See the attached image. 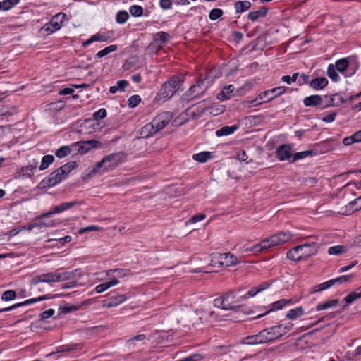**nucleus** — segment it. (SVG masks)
I'll list each match as a JSON object with an SVG mask.
<instances>
[{
	"label": "nucleus",
	"instance_id": "1",
	"mask_svg": "<svg viewBox=\"0 0 361 361\" xmlns=\"http://www.w3.org/2000/svg\"><path fill=\"white\" fill-rule=\"evenodd\" d=\"M247 299V295L236 297L235 292L231 290L223 294L220 298L214 300L216 307L225 310H234L240 306L243 301Z\"/></svg>",
	"mask_w": 361,
	"mask_h": 361
},
{
	"label": "nucleus",
	"instance_id": "2",
	"mask_svg": "<svg viewBox=\"0 0 361 361\" xmlns=\"http://www.w3.org/2000/svg\"><path fill=\"white\" fill-rule=\"evenodd\" d=\"M318 250L319 245L316 243H305L290 250L286 256L290 260L300 261L315 255Z\"/></svg>",
	"mask_w": 361,
	"mask_h": 361
},
{
	"label": "nucleus",
	"instance_id": "3",
	"mask_svg": "<svg viewBox=\"0 0 361 361\" xmlns=\"http://www.w3.org/2000/svg\"><path fill=\"white\" fill-rule=\"evenodd\" d=\"M185 77L183 75H174L166 82L159 90V95L163 99L171 98L181 87Z\"/></svg>",
	"mask_w": 361,
	"mask_h": 361
},
{
	"label": "nucleus",
	"instance_id": "4",
	"mask_svg": "<svg viewBox=\"0 0 361 361\" xmlns=\"http://www.w3.org/2000/svg\"><path fill=\"white\" fill-rule=\"evenodd\" d=\"M123 154L121 153H114L107 155L96 164L95 167L92 169V172L96 173L101 168H104L105 171L112 169L121 162Z\"/></svg>",
	"mask_w": 361,
	"mask_h": 361
},
{
	"label": "nucleus",
	"instance_id": "5",
	"mask_svg": "<svg viewBox=\"0 0 361 361\" xmlns=\"http://www.w3.org/2000/svg\"><path fill=\"white\" fill-rule=\"evenodd\" d=\"M65 179L63 173L59 169L51 172L48 176L45 177L39 184L38 187L41 189L51 188L59 183Z\"/></svg>",
	"mask_w": 361,
	"mask_h": 361
},
{
	"label": "nucleus",
	"instance_id": "6",
	"mask_svg": "<svg viewBox=\"0 0 361 361\" xmlns=\"http://www.w3.org/2000/svg\"><path fill=\"white\" fill-rule=\"evenodd\" d=\"M286 91V87L280 86L270 90H265L259 94V98L263 103L273 100L274 98L281 95Z\"/></svg>",
	"mask_w": 361,
	"mask_h": 361
},
{
	"label": "nucleus",
	"instance_id": "7",
	"mask_svg": "<svg viewBox=\"0 0 361 361\" xmlns=\"http://www.w3.org/2000/svg\"><path fill=\"white\" fill-rule=\"evenodd\" d=\"M173 118V114L170 111H164L158 114L152 121L157 130L163 129Z\"/></svg>",
	"mask_w": 361,
	"mask_h": 361
},
{
	"label": "nucleus",
	"instance_id": "8",
	"mask_svg": "<svg viewBox=\"0 0 361 361\" xmlns=\"http://www.w3.org/2000/svg\"><path fill=\"white\" fill-rule=\"evenodd\" d=\"M58 273L49 272L41 275L35 276L30 281L32 285H37L39 283H54L59 282Z\"/></svg>",
	"mask_w": 361,
	"mask_h": 361
},
{
	"label": "nucleus",
	"instance_id": "9",
	"mask_svg": "<svg viewBox=\"0 0 361 361\" xmlns=\"http://www.w3.org/2000/svg\"><path fill=\"white\" fill-rule=\"evenodd\" d=\"M66 15L60 13L54 16L49 23L44 25V28L47 31L51 33L59 30L61 27L62 22L65 19Z\"/></svg>",
	"mask_w": 361,
	"mask_h": 361
},
{
	"label": "nucleus",
	"instance_id": "10",
	"mask_svg": "<svg viewBox=\"0 0 361 361\" xmlns=\"http://www.w3.org/2000/svg\"><path fill=\"white\" fill-rule=\"evenodd\" d=\"M292 234L287 232H279L270 237L271 243L272 246H277L288 242L292 238Z\"/></svg>",
	"mask_w": 361,
	"mask_h": 361
},
{
	"label": "nucleus",
	"instance_id": "11",
	"mask_svg": "<svg viewBox=\"0 0 361 361\" xmlns=\"http://www.w3.org/2000/svg\"><path fill=\"white\" fill-rule=\"evenodd\" d=\"M335 66L336 70L339 71L340 73H343L347 71L346 73L344 74L345 77H350L355 74L356 68H353L352 71L349 72L350 67L349 63L347 59L343 58L338 60L336 62V64L334 65Z\"/></svg>",
	"mask_w": 361,
	"mask_h": 361
},
{
	"label": "nucleus",
	"instance_id": "12",
	"mask_svg": "<svg viewBox=\"0 0 361 361\" xmlns=\"http://www.w3.org/2000/svg\"><path fill=\"white\" fill-rule=\"evenodd\" d=\"M276 157L280 161H286L292 158V149L289 145H281L276 151Z\"/></svg>",
	"mask_w": 361,
	"mask_h": 361
},
{
	"label": "nucleus",
	"instance_id": "13",
	"mask_svg": "<svg viewBox=\"0 0 361 361\" xmlns=\"http://www.w3.org/2000/svg\"><path fill=\"white\" fill-rule=\"evenodd\" d=\"M76 204H77L76 202H71L63 203L60 205L53 207L48 212L42 214L41 217L42 218L47 217L51 214L61 213L66 209H68L73 207Z\"/></svg>",
	"mask_w": 361,
	"mask_h": 361
},
{
	"label": "nucleus",
	"instance_id": "14",
	"mask_svg": "<svg viewBox=\"0 0 361 361\" xmlns=\"http://www.w3.org/2000/svg\"><path fill=\"white\" fill-rule=\"evenodd\" d=\"M110 38V35L106 32H98L85 41L82 43V46L86 47L94 42H108Z\"/></svg>",
	"mask_w": 361,
	"mask_h": 361
},
{
	"label": "nucleus",
	"instance_id": "15",
	"mask_svg": "<svg viewBox=\"0 0 361 361\" xmlns=\"http://www.w3.org/2000/svg\"><path fill=\"white\" fill-rule=\"evenodd\" d=\"M37 166H38V162L35 160H33L32 163H30L29 165L22 167L20 172L18 173V175L16 176V178H20V177L30 178L33 175L34 170L37 167Z\"/></svg>",
	"mask_w": 361,
	"mask_h": 361
},
{
	"label": "nucleus",
	"instance_id": "16",
	"mask_svg": "<svg viewBox=\"0 0 361 361\" xmlns=\"http://www.w3.org/2000/svg\"><path fill=\"white\" fill-rule=\"evenodd\" d=\"M157 128H155L153 122L145 125L140 130V135L142 137H149L156 133H157Z\"/></svg>",
	"mask_w": 361,
	"mask_h": 361
},
{
	"label": "nucleus",
	"instance_id": "17",
	"mask_svg": "<svg viewBox=\"0 0 361 361\" xmlns=\"http://www.w3.org/2000/svg\"><path fill=\"white\" fill-rule=\"evenodd\" d=\"M61 295H60V294L54 295L52 296H49L48 295H42V296H40L38 298L26 300L25 301L22 302L14 304L13 305V307L17 308V307H22L24 305L32 304V303H35L38 301H42V300H44L48 299V298H54L60 297Z\"/></svg>",
	"mask_w": 361,
	"mask_h": 361
},
{
	"label": "nucleus",
	"instance_id": "18",
	"mask_svg": "<svg viewBox=\"0 0 361 361\" xmlns=\"http://www.w3.org/2000/svg\"><path fill=\"white\" fill-rule=\"evenodd\" d=\"M361 209V195L351 201L348 203V205L345 206V211L344 212L345 214H350L354 213L356 211H359Z\"/></svg>",
	"mask_w": 361,
	"mask_h": 361
},
{
	"label": "nucleus",
	"instance_id": "19",
	"mask_svg": "<svg viewBox=\"0 0 361 361\" xmlns=\"http://www.w3.org/2000/svg\"><path fill=\"white\" fill-rule=\"evenodd\" d=\"M224 254L222 253H213L211 255L210 266L214 268H221L224 267Z\"/></svg>",
	"mask_w": 361,
	"mask_h": 361
},
{
	"label": "nucleus",
	"instance_id": "20",
	"mask_svg": "<svg viewBox=\"0 0 361 361\" xmlns=\"http://www.w3.org/2000/svg\"><path fill=\"white\" fill-rule=\"evenodd\" d=\"M292 302L291 300H286L281 299L276 302H274L271 304V308L268 310L265 313L258 315L257 317L260 318L264 315L267 314L269 312L271 311L279 310L283 307L286 305L290 304Z\"/></svg>",
	"mask_w": 361,
	"mask_h": 361
},
{
	"label": "nucleus",
	"instance_id": "21",
	"mask_svg": "<svg viewBox=\"0 0 361 361\" xmlns=\"http://www.w3.org/2000/svg\"><path fill=\"white\" fill-rule=\"evenodd\" d=\"M322 97L315 94L307 97L304 99L303 103L305 106H317L322 104Z\"/></svg>",
	"mask_w": 361,
	"mask_h": 361
},
{
	"label": "nucleus",
	"instance_id": "22",
	"mask_svg": "<svg viewBox=\"0 0 361 361\" xmlns=\"http://www.w3.org/2000/svg\"><path fill=\"white\" fill-rule=\"evenodd\" d=\"M234 87L232 85L225 86L217 94L216 98L221 101L230 99L233 96Z\"/></svg>",
	"mask_w": 361,
	"mask_h": 361
},
{
	"label": "nucleus",
	"instance_id": "23",
	"mask_svg": "<svg viewBox=\"0 0 361 361\" xmlns=\"http://www.w3.org/2000/svg\"><path fill=\"white\" fill-rule=\"evenodd\" d=\"M268 8L267 7H261L259 10L251 11L247 16V18L252 22L257 21L259 18H263L267 16Z\"/></svg>",
	"mask_w": 361,
	"mask_h": 361
},
{
	"label": "nucleus",
	"instance_id": "24",
	"mask_svg": "<svg viewBox=\"0 0 361 361\" xmlns=\"http://www.w3.org/2000/svg\"><path fill=\"white\" fill-rule=\"evenodd\" d=\"M328 85V80L324 77L316 78L310 82V86L314 90H322Z\"/></svg>",
	"mask_w": 361,
	"mask_h": 361
},
{
	"label": "nucleus",
	"instance_id": "25",
	"mask_svg": "<svg viewBox=\"0 0 361 361\" xmlns=\"http://www.w3.org/2000/svg\"><path fill=\"white\" fill-rule=\"evenodd\" d=\"M118 283V280L116 278H113L109 281H106V282L102 283L97 286L95 288V291L98 293H103L108 288H109L114 286H116Z\"/></svg>",
	"mask_w": 361,
	"mask_h": 361
},
{
	"label": "nucleus",
	"instance_id": "26",
	"mask_svg": "<svg viewBox=\"0 0 361 361\" xmlns=\"http://www.w3.org/2000/svg\"><path fill=\"white\" fill-rule=\"evenodd\" d=\"M238 128V126L236 125L231 126H224L216 131V135L218 137L229 135L233 134Z\"/></svg>",
	"mask_w": 361,
	"mask_h": 361
},
{
	"label": "nucleus",
	"instance_id": "27",
	"mask_svg": "<svg viewBox=\"0 0 361 361\" xmlns=\"http://www.w3.org/2000/svg\"><path fill=\"white\" fill-rule=\"evenodd\" d=\"M126 297L125 295H116L109 298V299L106 301L107 303L105 305L107 307H115L121 304L126 301Z\"/></svg>",
	"mask_w": 361,
	"mask_h": 361
},
{
	"label": "nucleus",
	"instance_id": "28",
	"mask_svg": "<svg viewBox=\"0 0 361 361\" xmlns=\"http://www.w3.org/2000/svg\"><path fill=\"white\" fill-rule=\"evenodd\" d=\"M202 87L203 86L200 83V79H199L194 85L190 87L188 92L192 97H197L204 92H200L202 90Z\"/></svg>",
	"mask_w": 361,
	"mask_h": 361
},
{
	"label": "nucleus",
	"instance_id": "29",
	"mask_svg": "<svg viewBox=\"0 0 361 361\" xmlns=\"http://www.w3.org/2000/svg\"><path fill=\"white\" fill-rule=\"evenodd\" d=\"M252 4L249 1H238L235 4L236 13H241L251 7Z\"/></svg>",
	"mask_w": 361,
	"mask_h": 361
},
{
	"label": "nucleus",
	"instance_id": "30",
	"mask_svg": "<svg viewBox=\"0 0 361 361\" xmlns=\"http://www.w3.org/2000/svg\"><path fill=\"white\" fill-rule=\"evenodd\" d=\"M77 166V162L75 161H69L66 164L61 166L59 169L66 178V176L70 173Z\"/></svg>",
	"mask_w": 361,
	"mask_h": 361
},
{
	"label": "nucleus",
	"instance_id": "31",
	"mask_svg": "<svg viewBox=\"0 0 361 361\" xmlns=\"http://www.w3.org/2000/svg\"><path fill=\"white\" fill-rule=\"evenodd\" d=\"M270 286L268 283H263L258 286L254 287L251 288L247 293V298L248 297H254L257 293L262 292V290L267 289Z\"/></svg>",
	"mask_w": 361,
	"mask_h": 361
},
{
	"label": "nucleus",
	"instance_id": "32",
	"mask_svg": "<svg viewBox=\"0 0 361 361\" xmlns=\"http://www.w3.org/2000/svg\"><path fill=\"white\" fill-rule=\"evenodd\" d=\"M304 314L303 308L301 307H296L295 309H292L288 311L286 314V318L289 319H296L298 317H301Z\"/></svg>",
	"mask_w": 361,
	"mask_h": 361
},
{
	"label": "nucleus",
	"instance_id": "33",
	"mask_svg": "<svg viewBox=\"0 0 361 361\" xmlns=\"http://www.w3.org/2000/svg\"><path fill=\"white\" fill-rule=\"evenodd\" d=\"M54 159L55 158L53 155L48 154L44 156L42 159L41 164L39 167V169L40 171L47 169L49 166V165L54 162Z\"/></svg>",
	"mask_w": 361,
	"mask_h": 361
},
{
	"label": "nucleus",
	"instance_id": "34",
	"mask_svg": "<svg viewBox=\"0 0 361 361\" xmlns=\"http://www.w3.org/2000/svg\"><path fill=\"white\" fill-rule=\"evenodd\" d=\"M211 157L212 154L209 152H202L200 153L195 154L192 156L193 159L200 163H204Z\"/></svg>",
	"mask_w": 361,
	"mask_h": 361
},
{
	"label": "nucleus",
	"instance_id": "35",
	"mask_svg": "<svg viewBox=\"0 0 361 361\" xmlns=\"http://www.w3.org/2000/svg\"><path fill=\"white\" fill-rule=\"evenodd\" d=\"M128 85V82L126 80H121L117 82V85L111 86L109 89V92L111 94H115L118 91L123 92L126 87Z\"/></svg>",
	"mask_w": 361,
	"mask_h": 361
},
{
	"label": "nucleus",
	"instance_id": "36",
	"mask_svg": "<svg viewBox=\"0 0 361 361\" xmlns=\"http://www.w3.org/2000/svg\"><path fill=\"white\" fill-rule=\"evenodd\" d=\"M338 303V300H337V299L328 300L324 302L318 304L316 307V310L321 311V310H326V309H328L330 307H333L336 306V305Z\"/></svg>",
	"mask_w": 361,
	"mask_h": 361
},
{
	"label": "nucleus",
	"instance_id": "37",
	"mask_svg": "<svg viewBox=\"0 0 361 361\" xmlns=\"http://www.w3.org/2000/svg\"><path fill=\"white\" fill-rule=\"evenodd\" d=\"M73 151H75L79 154H85L89 152L88 148L85 146L84 141L77 142L71 145Z\"/></svg>",
	"mask_w": 361,
	"mask_h": 361
},
{
	"label": "nucleus",
	"instance_id": "38",
	"mask_svg": "<svg viewBox=\"0 0 361 361\" xmlns=\"http://www.w3.org/2000/svg\"><path fill=\"white\" fill-rule=\"evenodd\" d=\"M75 349V347H70L68 345L59 346V347L56 348V351H54V352H51V353H49L47 355V357H51L53 355H55L56 354H59V353H70V352L73 351Z\"/></svg>",
	"mask_w": 361,
	"mask_h": 361
},
{
	"label": "nucleus",
	"instance_id": "39",
	"mask_svg": "<svg viewBox=\"0 0 361 361\" xmlns=\"http://www.w3.org/2000/svg\"><path fill=\"white\" fill-rule=\"evenodd\" d=\"M154 38L164 46L169 41L170 36L168 33L161 31L156 33Z\"/></svg>",
	"mask_w": 361,
	"mask_h": 361
},
{
	"label": "nucleus",
	"instance_id": "40",
	"mask_svg": "<svg viewBox=\"0 0 361 361\" xmlns=\"http://www.w3.org/2000/svg\"><path fill=\"white\" fill-rule=\"evenodd\" d=\"M347 250L346 247L342 245H336L330 247L328 249V254L331 255H338L345 252Z\"/></svg>",
	"mask_w": 361,
	"mask_h": 361
},
{
	"label": "nucleus",
	"instance_id": "41",
	"mask_svg": "<svg viewBox=\"0 0 361 361\" xmlns=\"http://www.w3.org/2000/svg\"><path fill=\"white\" fill-rule=\"evenodd\" d=\"M72 150L71 146H62L56 150L55 154L58 158L61 159L70 154Z\"/></svg>",
	"mask_w": 361,
	"mask_h": 361
},
{
	"label": "nucleus",
	"instance_id": "42",
	"mask_svg": "<svg viewBox=\"0 0 361 361\" xmlns=\"http://www.w3.org/2000/svg\"><path fill=\"white\" fill-rule=\"evenodd\" d=\"M266 330L268 334V338L269 342H272L280 338V334H278L276 331L277 329L274 327V326L270 328H267Z\"/></svg>",
	"mask_w": 361,
	"mask_h": 361
},
{
	"label": "nucleus",
	"instance_id": "43",
	"mask_svg": "<svg viewBox=\"0 0 361 361\" xmlns=\"http://www.w3.org/2000/svg\"><path fill=\"white\" fill-rule=\"evenodd\" d=\"M54 226V224L52 221H49V222H39V224L38 223H33V224H28L26 226L23 227V229H27L28 231H31L32 229H33L35 227H39L40 228H44V227H50V226Z\"/></svg>",
	"mask_w": 361,
	"mask_h": 361
},
{
	"label": "nucleus",
	"instance_id": "44",
	"mask_svg": "<svg viewBox=\"0 0 361 361\" xmlns=\"http://www.w3.org/2000/svg\"><path fill=\"white\" fill-rule=\"evenodd\" d=\"M335 66L333 64H330L328 66L327 75L334 82H338L340 80L338 74L336 73Z\"/></svg>",
	"mask_w": 361,
	"mask_h": 361
},
{
	"label": "nucleus",
	"instance_id": "45",
	"mask_svg": "<svg viewBox=\"0 0 361 361\" xmlns=\"http://www.w3.org/2000/svg\"><path fill=\"white\" fill-rule=\"evenodd\" d=\"M79 309H80L79 305H74L65 304L64 305H60V307H59V311L61 314H67L69 312L77 311Z\"/></svg>",
	"mask_w": 361,
	"mask_h": 361
},
{
	"label": "nucleus",
	"instance_id": "46",
	"mask_svg": "<svg viewBox=\"0 0 361 361\" xmlns=\"http://www.w3.org/2000/svg\"><path fill=\"white\" fill-rule=\"evenodd\" d=\"M117 48H118V47L116 44L110 45V46L104 48V49L99 51V52H97L96 54V57L102 58V57L106 56L107 54H109V53L115 51L117 49Z\"/></svg>",
	"mask_w": 361,
	"mask_h": 361
},
{
	"label": "nucleus",
	"instance_id": "47",
	"mask_svg": "<svg viewBox=\"0 0 361 361\" xmlns=\"http://www.w3.org/2000/svg\"><path fill=\"white\" fill-rule=\"evenodd\" d=\"M145 339H146V336L145 334H138L128 339L126 341V344L128 348H131L135 345L136 341H142Z\"/></svg>",
	"mask_w": 361,
	"mask_h": 361
},
{
	"label": "nucleus",
	"instance_id": "48",
	"mask_svg": "<svg viewBox=\"0 0 361 361\" xmlns=\"http://www.w3.org/2000/svg\"><path fill=\"white\" fill-rule=\"evenodd\" d=\"M243 343L247 344V345L261 344V343L259 342L257 334L245 337L243 339Z\"/></svg>",
	"mask_w": 361,
	"mask_h": 361
},
{
	"label": "nucleus",
	"instance_id": "49",
	"mask_svg": "<svg viewBox=\"0 0 361 361\" xmlns=\"http://www.w3.org/2000/svg\"><path fill=\"white\" fill-rule=\"evenodd\" d=\"M164 46L161 44L156 39L153 38L152 42L147 47V49L149 52H157L162 49Z\"/></svg>",
	"mask_w": 361,
	"mask_h": 361
},
{
	"label": "nucleus",
	"instance_id": "50",
	"mask_svg": "<svg viewBox=\"0 0 361 361\" xmlns=\"http://www.w3.org/2000/svg\"><path fill=\"white\" fill-rule=\"evenodd\" d=\"M225 259H224V267H229L235 264L236 257L230 253H223Z\"/></svg>",
	"mask_w": 361,
	"mask_h": 361
},
{
	"label": "nucleus",
	"instance_id": "51",
	"mask_svg": "<svg viewBox=\"0 0 361 361\" xmlns=\"http://www.w3.org/2000/svg\"><path fill=\"white\" fill-rule=\"evenodd\" d=\"M312 151L311 150H306L300 152L295 153L292 157L291 162H295L298 159H304L307 157V156L312 155Z\"/></svg>",
	"mask_w": 361,
	"mask_h": 361
},
{
	"label": "nucleus",
	"instance_id": "52",
	"mask_svg": "<svg viewBox=\"0 0 361 361\" xmlns=\"http://www.w3.org/2000/svg\"><path fill=\"white\" fill-rule=\"evenodd\" d=\"M351 277L352 275L341 276L340 277L329 280V283H331V286L343 283L348 281Z\"/></svg>",
	"mask_w": 361,
	"mask_h": 361
},
{
	"label": "nucleus",
	"instance_id": "53",
	"mask_svg": "<svg viewBox=\"0 0 361 361\" xmlns=\"http://www.w3.org/2000/svg\"><path fill=\"white\" fill-rule=\"evenodd\" d=\"M129 11L133 16L139 17L142 15L143 8L140 6L134 5L130 7Z\"/></svg>",
	"mask_w": 361,
	"mask_h": 361
},
{
	"label": "nucleus",
	"instance_id": "54",
	"mask_svg": "<svg viewBox=\"0 0 361 361\" xmlns=\"http://www.w3.org/2000/svg\"><path fill=\"white\" fill-rule=\"evenodd\" d=\"M129 18L128 12L125 11H120L116 14V22L123 24L127 21Z\"/></svg>",
	"mask_w": 361,
	"mask_h": 361
},
{
	"label": "nucleus",
	"instance_id": "55",
	"mask_svg": "<svg viewBox=\"0 0 361 361\" xmlns=\"http://www.w3.org/2000/svg\"><path fill=\"white\" fill-rule=\"evenodd\" d=\"M223 11L220 8H213L210 11L209 18L211 20H216L223 15Z\"/></svg>",
	"mask_w": 361,
	"mask_h": 361
},
{
	"label": "nucleus",
	"instance_id": "56",
	"mask_svg": "<svg viewBox=\"0 0 361 361\" xmlns=\"http://www.w3.org/2000/svg\"><path fill=\"white\" fill-rule=\"evenodd\" d=\"M16 298V293L13 290H8L3 293L1 300L4 301L13 300Z\"/></svg>",
	"mask_w": 361,
	"mask_h": 361
},
{
	"label": "nucleus",
	"instance_id": "57",
	"mask_svg": "<svg viewBox=\"0 0 361 361\" xmlns=\"http://www.w3.org/2000/svg\"><path fill=\"white\" fill-rule=\"evenodd\" d=\"M20 0H4L1 2L2 9L4 11H8L15 5L19 3Z\"/></svg>",
	"mask_w": 361,
	"mask_h": 361
},
{
	"label": "nucleus",
	"instance_id": "58",
	"mask_svg": "<svg viewBox=\"0 0 361 361\" xmlns=\"http://www.w3.org/2000/svg\"><path fill=\"white\" fill-rule=\"evenodd\" d=\"M205 111H209V113L214 115H219L225 111V106L222 105L219 106H209L205 108Z\"/></svg>",
	"mask_w": 361,
	"mask_h": 361
},
{
	"label": "nucleus",
	"instance_id": "59",
	"mask_svg": "<svg viewBox=\"0 0 361 361\" xmlns=\"http://www.w3.org/2000/svg\"><path fill=\"white\" fill-rule=\"evenodd\" d=\"M141 101L139 95H133L128 99V105L130 108L137 106Z\"/></svg>",
	"mask_w": 361,
	"mask_h": 361
},
{
	"label": "nucleus",
	"instance_id": "60",
	"mask_svg": "<svg viewBox=\"0 0 361 361\" xmlns=\"http://www.w3.org/2000/svg\"><path fill=\"white\" fill-rule=\"evenodd\" d=\"M361 297V290L359 292V293H357V292H353V293H350L349 295H348L345 298V301L348 303V304H351L352 302H353L356 299L359 298Z\"/></svg>",
	"mask_w": 361,
	"mask_h": 361
},
{
	"label": "nucleus",
	"instance_id": "61",
	"mask_svg": "<svg viewBox=\"0 0 361 361\" xmlns=\"http://www.w3.org/2000/svg\"><path fill=\"white\" fill-rule=\"evenodd\" d=\"M85 146L88 148V150L90 151L91 149L94 148H99L102 146V143L97 140H91L87 141H84Z\"/></svg>",
	"mask_w": 361,
	"mask_h": 361
},
{
	"label": "nucleus",
	"instance_id": "62",
	"mask_svg": "<svg viewBox=\"0 0 361 361\" xmlns=\"http://www.w3.org/2000/svg\"><path fill=\"white\" fill-rule=\"evenodd\" d=\"M331 286H332L331 283H330L329 281H326V282L322 283L321 284L315 286L312 288V291H311V293H315V292L321 291V290L327 289V288H330Z\"/></svg>",
	"mask_w": 361,
	"mask_h": 361
},
{
	"label": "nucleus",
	"instance_id": "63",
	"mask_svg": "<svg viewBox=\"0 0 361 361\" xmlns=\"http://www.w3.org/2000/svg\"><path fill=\"white\" fill-rule=\"evenodd\" d=\"M73 273L71 271H66V272H62V273H58V276L59 278V281H64L68 280H73Z\"/></svg>",
	"mask_w": 361,
	"mask_h": 361
},
{
	"label": "nucleus",
	"instance_id": "64",
	"mask_svg": "<svg viewBox=\"0 0 361 361\" xmlns=\"http://www.w3.org/2000/svg\"><path fill=\"white\" fill-rule=\"evenodd\" d=\"M257 336H258V338H259V342L261 343V344L269 342V338H268V334L267 332L266 329L259 331L257 334Z\"/></svg>",
	"mask_w": 361,
	"mask_h": 361
}]
</instances>
